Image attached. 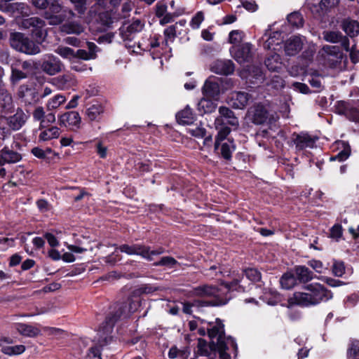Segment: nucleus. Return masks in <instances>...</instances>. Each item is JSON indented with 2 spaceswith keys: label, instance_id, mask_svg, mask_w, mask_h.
Masks as SVG:
<instances>
[{
  "label": "nucleus",
  "instance_id": "f257e3e1",
  "mask_svg": "<svg viewBox=\"0 0 359 359\" xmlns=\"http://www.w3.org/2000/svg\"><path fill=\"white\" fill-rule=\"evenodd\" d=\"M224 325L219 319H217L215 325L208 328V334L210 338L217 339L216 346L220 359H230V356L226 353V351L230 347L236 351L237 344L232 337H224Z\"/></svg>",
  "mask_w": 359,
  "mask_h": 359
},
{
  "label": "nucleus",
  "instance_id": "f03ea898",
  "mask_svg": "<svg viewBox=\"0 0 359 359\" xmlns=\"http://www.w3.org/2000/svg\"><path fill=\"white\" fill-rule=\"evenodd\" d=\"M332 297L331 293H294L288 299L289 306H308L326 302Z\"/></svg>",
  "mask_w": 359,
  "mask_h": 359
},
{
  "label": "nucleus",
  "instance_id": "7ed1b4c3",
  "mask_svg": "<svg viewBox=\"0 0 359 359\" xmlns=\"http://www.w3.org/2000/svg\"><path fill=\"white\" fill-rule=\"evenodd\" d=\"M18 24L21 29H29L32 37L36 41H43L46 35V22L41 18L39 17L24 18L18 20Z\"/></svg>",
  "mask_w": 359,
  "mask_h": 359
},
{
  "label": "nucleus",
  "instance_id": "20e7f679",
  "mask_svg": "<svg viewBox=\"0 0 359 359\" xmlns=\"http://www.w3.org/2000/svg\"><path fill=\"white\" fill-rule=\"evenodd\" d=\"M320 53L324 60L325 65L333 69H342L344 58L343 53L339 46L326 45L323 47Z\"/></svg>",
  "mask_w": 359,
  "mask_h": 359
},
{
  "label": "nucleus",
  "instance_id": "39448f33",
  "mask_svg": "<svg viewBox=\"0 0 359 359\" xmlns=\"http://www.w3.org/2000/svg\"><path fill=\"white\" fill-rule=\"evenodd\" d=\"M119 250L121 252L130 255H140L149 261L153 260V256L159 255L164 252V249L163 248H158L156 250H150L149 248L141 245H122L119 247Z\"/></svg>",
  "mask_w": 359,
  "mask_h": 359
},
{
  "label": "nucleus",
  "instance_id": "423d86ee",
  "mask_svg": "<svg viewBox=\"0 0 359 359\" xmlns=\"http://www.w3.org/2000/svg\"><path fill=\"white\" fill-rule=\"evenodd\" d=\"M250 114L252 123L257 125L271 124L278 118L276 115L270 114L266 107L261 104L254 106Z\"/></svg>",
  "mask_w": 359,
  "mask_h": 359
},
{
  "label": "nucleus",
  "instance_id": "0eeeda50",
  "mask_svg": "<svg viewBox=\"0 0 359 359\" xmlns=\"http://www.w3.org/2000/svg\"><path fill=\"white\" fill-rule=\"evenodd\" d=\"M63 64L56 56L48 54L44 55L41 63L42 70L48 75L53 76L62 71Z\"/></svg>",
  "mask_w": 359,
  "mask_h": 359
},
{
  "label": "nucleus",
  "instance_id": "6e6552de",
  "mask_svg": "<svg viewBox=\"0 0 359 359\" xmlns=\"http://www.w3.org/2000/svg\"><path fill=\"white\" fill-rule=\"evenodd\" d=\"M252 100V96L245 91H233L229 96L228 103L234 109H244L250 102Z\"/></svg>",
  "mask_w": 359,
  "mask_h": 359
},
{
  "label": "nucleus",
  "instance_id": "1a4fd4ad",
  "mask_svg": "<svg viewBox=\"0 0 359 359\" xmlns=\"http://www.w3.org/2000/svg\"><path fill=\"white\" fill-rule=\"evenodd\" d=\"M81 118L79 112L71 111L58 116V123L61 126L69 127L71 130L79 129L81 126Z\"/></svg>",
  "mask_w": 359,
  "mask_h": 359
},
{
  "label": "nucleus",
  "instance_id": "9d476101",
  "mask_svg": "<svg viewBox=\"0 0 359 359\" xmlns=\"http://www.w3.org/2000/svg\"><path fill=\"white\" fill-rule=\"evenodd\" d=\"M29 117L28 112H25L21 108L18 107L13 115L6 118V123L12 130H19L25 125Z\"/></svg>",
  "mask_w": 359,
  "mask_h": 359
},
{
  "label": "nucleus",
  "instance_id": "9b49d317",
  "mask_svg": "<svg viewBox=\"0 0 359 359\" xmlns=\"http://www.w3.org/2000/svg\"><path fill=\"white\" fill-rule=\"evenodd\" d=\"M32 116L34 121H40L39 128H46L50 124L53 123L56 120L53 112H49L46 114L45 110L41 106H38L34 109Z\"/></svg>",
  "mask_w": 359,
  "mask_h": 359
},
{
  "label": "nucleus",
  "instance_id": "f8f14e48",
  "mask_svg": "<svg viewBox=\"0 0 359 359\" xmlns=\"http://www.w3.org/2000/svg\"><path fill=\"white\" fill-rule=\"evenodd\" d=\"M144 24L139 20H135L129 25H124L120 29V35L123 41H132L136 33L140 32Z\"/></svg>",
  "mask_w": 359,
  "mask_h": 359
},
{
  "label": "nucleus",
  "instance_id": "ddd939ff",
  "mask_svg": "<svg viewBox=\"0 0 359 359\" xmlns=\"http://www.w3.org/2000/svg\"><path fill=\"white\" fill-rule=\"evenodd\" d=\"M203 93L209 98L218 97L220 93V79L216 76L209 77L203 87Z\"/></svg>",
  "mask_w": 359,
  "mask_h": 359
},
{
  "label": "nucleus",
  "instance_id": "4468645a",
  "mask_svg": "<svg viewBox=\"0 0 359 359\" xmlns=\"http://www.w3.org/2000/svg\"><path fill=\"white\" fill-rule=\"evenodd\" d=\"M292 140L295 144L296 149L298 151L306 148H313L316 142L314 138L306 133H294L292 134Z\"/></svg>",
  "mask_w": 359,
  "mask_h": 359
},
{
  "label": "nucleus",
  "instance_id": "2eb2a0df",
  "mask_svg": "<svg viewBox=\"0 0 359 359\" xmlns=\"http://www.w3.org/2000/svg\"><path fill=\"white\" fill-rule=\"evenodd\" d=\"M39 326H34L29 324L16 323L13 324V327L17 332L23 337L34 338L41 334V330Z\"/></svg>",
  "mask_w": 359,
  "mask_h": 359
},
{
  "label": "nucleus",
  "instance_id": "dca6fc26",
  "mask_svg": "<svg viewBox=\"0 0 359 359\" xmlns=\"http://www.w3.org/2000/svg\"><path fill=\"white\" fill-rule=\"evenodd\" d=\"M18 96L26 104H34L39 101L38 93L35 88H29L26 85H22L18 90Z\"/></svg>",
  "mask_w": 359,
  "mask_h": 359
},
{
  "label": "nucleus",
  "instance_id": "f3484780",
  "mask_svg": "<svg viewBox=\"0 0 359 359\" xmlns=\"http://www.w3.org/2000/svg\"><path fill=\"white\" fill-rule=\"evenodd\" d=\"M212 72L222 75H229L233 72L234 65L231 60H217L211 66Z\"/></svg>",
  "mask_w": 359,
  "mask_h": 359
},
{
  "label": "nucleus",
  "instance_id": "a211bd4d",
  "mask_svg": "<svg viewBox=\"0 0 359 359\" xmlns=\"http://www.w3.org/2000/svg\"><path fill=\"white\" fill-rule=\"evenodd\" d=\"M212 346L216 347V344L212 342V344L209 346L207 343L202 339L198 340L196 358L198 359L200 356L207 357V359H214L216 357V351L213 350Z\"/></svg>",
  "mask_w": 359,
  "mask_h": 359
},
{
  "label": "nucleus",
  "instance_id": "6ab92c4d",
  "mask_svg": "<svg viewBox=\"0 0 359 359\" xmlns=\"http://www.w3.org/2000/svg\"><path fill=\"white\" fill-rule=\"evenodd\" d=\"M302 41L298 36H292L288 39L284 45L285 54L293 56L297 54L302 48Z\"/></svg>",
  "mask_w": 359,
  "mask_h": 359
},
{
  "label": "nucleus",
  "instance_id": "aec40b11",
  "mask_svg": "<svg viewBox=\"0 0 359 359\" xmlns=\"http://www.w3.org/2000/svg\"><path fill=\"white\" fill-rule=\"evenodd\" d=\"M325 41L331 43H341V46L346 50H349V40L339 32H327L324 33Z\"/></svg>",
  "mask_w": 359,
  "mask_h": 359
},
{
  "label": "nucleus",
  "instance_id": "412c9836",
  "mask_svg": "<svg viewBox=\"0 0 359 359\" xmlns=\"http://www.w3.org/2000/svg\"><path fill=\"white\" fill-rule=\"evenodd\" d=\"M39 141L47 142L53 139H57L60 135V129L57 126H46L43 128H39Z\"/></svg>",
  "mask_w": 359,
  "mask_h": 359
},
{
  "label": "nucleus",
  "instance_id": "4be33fe9",
  "mask_svg": "<svg viewBox=\"0 0 359 359\" xmlns=\"http://www.w3.org/2000/svg\"><path fill=\"white\" fill-rule=\"evenodd\" d=\"M53 83L60 90H66L76 84L74 76L70 74L60 76L53 79Z\"/></svg>",
  "mask_w": 359,
  "mask_h": 359
},
{
  "label": "nucleus",
  "instance_id": "5701e85b",
  "mask_svg": "<svg viewBox=\"0 0 359 359\" xmlns=\"http://www.w3.org/2000/svg\"><path fill=\"white\" fill-rule=\"evenodd\" d=\"M0 108L2 113L11 112L13 109V98L11 95L4 88H0Z\"/></svg>",
  "mask_w": 359,
  "mask_h": 359
},
{
  "label": "nucleus",
  "instance_id": "b1692460",
  "mask_svg": "<svg viewBox=\"0 0 359 359\" xmlns=\"http://www.w3.org/2000/svg\"><path fill=\"white\" fill-rule=\"evenodd\" d=\"M104 107L100 103L92 104L86 111V116L89 121L99 122L102 118Z\"/></svg>",
  "mask_w": 359,
  "mask_h": 359
},
{
  "label": "nucleus",
  "instance_id": "393cba45",
  "mask_svg": "<svg viewBox=\"0 0 359 359\" xmlns=\"http://www.w3.org/2000/svg\"><path fill=\"white\" fill-rule=\"evenodd\" d=\"M4 164L16 163L22 159L21 154L17 151L10 149L8 147H4L0 150Z\"/></svg>",
  "mask_w": 359,
  "mask_h": 359
},
{
  "label": "nucleus",
  "instance_id": "a878e982",
  "mask_svg": "<svg viewBox=\"0 0 359 359\" xmlns=\"http://www.w3.org/2000/svg\"><path fill=\"white\" fill-rule=\"evenodd\" d=\"M235 59L240 63L248 62L252 57V46L250 43L242 44L235 53Z\"/></svg>",
  "mask_w": 359,
  "mask_h": 359
},
{
  "label": "nucleus",
  "instance_id": "bb28decb",
  "mask_svg": "<svg viewBox=\"0 0 359 359\" xmlns=\"http://www.w3.org/2000/svg\"><path fill=\"white\" fill-rule=\"evenodd\" d=\"M177 122L182 125H191L196 118L191 109L187 106L184 109L179 111L176 115Z\"/></svg>",
  "mask_w": 359,
  "mask_h": 359
},
{
  "label": "nucleus",
  "instance_id": "cd10ccee",
  "mask_svg": "<svg viewBox=\"0 0 359 359\" xmlns=\"http://www.w3.org/2000/svg\"><path fill=\"white\" fill-rule=\"evenodd\" d=\"M248 72L245 79L250 83L258 84L264 81V74L260 67L253 66L250 67Z\"/></svg>",
  "mask_w": 359,
  "mask_h": 359
},
{
  "label": "nucleus",
  "instance_id": "c85d7f7f",
  "mask_svg": "<svg viewBox=\"0 0 359 359\" xmlns=\"http://www.w3.org/2000/svg\"><path fill=\"white\" fill-rule=\"evenodd\" d=\"M236 146L233 141L228 140L222 144L219 142V149H215L217 153L221 155L226 161H229L231 158V154L234 151Z\"/></svg>",
  "mask_w": 359,
  "mask_h": 359
},
{
  "label": "nucleus",
  "instance_id": "c756f323",
  "mask_svg": "<svg viewBox=\"0 0 359 359\" xmlns=\"http://www.w3.org/2000/svg\"><path fill=\"white\" fill-rule=\"evenodd\" d=\"M266 67L272 72H278L283 67V62L279 54L271 53L265 60Z\"/></svg>",
  "mask_w": 359,
  "mask_h": 359
},
{
  "label": "nucleus",
  "instance_id": "7c9ffc66",
  "mask_svg": "<svg viewBox=\"0 0 359 359\" xmlns=\"http://www.w3.org/2000/svg\"><path fill=\"white\" fill-rule=\"evenodd\" d=\"M67 101V97L62 94L58 93L49 98L46 104V108L48 111L52 112L60 108Z\"/></svg>",
  "mask_w": 359,
  "mask_h": 359
},
{
  "label": "nucleus",
  "instance_id": "2f4dec72",
  "mask_svg": "<svg viewBox=\"0 0 359 359\" xmlns=\"http://www.w3.org/2000/svg\"><path fill=\"white\" fill-rule=\"evenodd\" d=\"M60 29L62 32L67 34L79 35L84 31V27L76 22H66L60 26Z\"/></svg>",
  "mask_w": 359,
  "mask_h": 359
},
{
  "label": "nucleus",
  "instance_id": "473e14b6",
  "mask_svg": "<svg viewBox=\"0 0 359 359\" xmlns=\"http://www.w3.org/2000/svg\"><path fill=\"white\" fill-rule=\"evenodd\" d=\"M294 271L300 282L307 283L313 278V272L305 266H296Z\"/></svg>",
  "mask_w": 359,
  "mask_h": 359
},
{
  "label": "nucleus",
  "instance_id": "72a5a7b5",
  "mask_svg": "<svg viewBox=\"0 0 359 359\" xmlns=\"http://www.w3.org/2000/svg\"><path fill=\"white\" fill-rule=\"evenodd\" d=\"M217 104L209 97L202 98L198 103V110L203 114L214 111Z\"/></svg>",
  "mask_w": 359,
  "mask_h": 359
},
{
  "label": "nucleus",
  "instance_id": "f704fd0d",
  "mask_svg": "<svg viewBox=\"0 0 359 359\" xmlns=\"http://www.w3.org/2000/svg\"><path fill=\"white\" fill-rule=\"evenodd\" d=\"M25 42L26 43L24 44V46H21L20 47L18 46L20 48V52L29 55H35L40 53V46L38 44H36L28 37L26 38Z\"/></svg>",
  "mask_w": 359,
  "mask_h": 359
},
{
  "label": "nucleus",
  "instance_id": "c9c22d12",
  "mask_svg": "<svg viewBox=\"0 0 359 359\" xmlns=\"http://www.w3.org/2000/svg\"><path fill=\"white\" fill-rule=\"evenodd\" d=\"M185 20H181L176 22L175 25H170L164 30V35L165 41L172 42L177 35V28L178 25L180 27H184L186 25Z\"/></svg>",
  "mask_w": 359,
  "mask_h": 359
},
{
  "label": "nucleus",
  "instance_id": "e433bc0d",
  "mask_svg": "<svg viewBox=\"0 0 359 359\" xmlns=\"http://www.w3.org/2000/svg\"><path fill=\"white\" fill-rule=\"evenodd\" d=\"M27 36H25L24 34L21 32H12L10 34V43L11 46L18 51H20V48L21 46H24L26 43L25 39Z\"/></svg>",
  "mask_w": 359,
  "mask_h": 359
},
{
  "label": "nucleus",
  "instance_id": "4c0bfd02",
  "mask_svg": "<svg viewBox=\"0 0 359 359\" xmlns=\"http://www.w3.org/2000/svg\"><path fill=\"white\" fill-rule=\"evenodd\" d=\"M219 113L222 118H225L227 123L233 126L238 125V118L234 116V113L226 107H220L219 108Z\"/></svg>",
  "mask_w": 359,
  "mask_h": 359
},
{
  "label": "nucleus",
  "instance_id": "58836bf2",
  "mask_svg": "<svg viewBox=\"0 0 359 359\" xmlns=\"http://www.w3.org/2000/svg\"><path fill=\"white\" fill-rule=\"evenodd\" d=\"M283 40L282 32L276 31L270 34L269 38L265 42V47L271 49L276 50L275 46H278L281 43Z\"/></svg>",
  "mask_w": 359,
  "mask_h": 359
},
{
  "label": "nucleus",
  "instance_id": "ea45409f",
  "mask_svg": "<svg viewBox=\"0 0 359 359\" xmlns=\"http://www.w3.org/2000/svg\"><path fill=\"white\" fill-rule=\"evenodd\" d=\"M296 283L297 279L294 274L291 273H284L280 280L281 287L283 290L292 289L296 285Z\"/></svg>",
  "mask_w": 359,
  "mask_h": 359
},
{
  "label": "nucleus",
  "instance_id": "a19ab883",
  "mask_svg": "<svg viewBox=\"0 0 359 359\" xmlns=\"http://www.w3.org/2000/svg\"><path fill=\"white\" fill-rule=\"evenodd\" d=\"M343 29L350 36H355L359 33V23L355 20H345Z\"/></svg>",
  "mask_w": 359,
  "mask_h": 359
},
{
  "label": "nucleus",
  "instance_id": "79ce46f5",
  "mask_svg": "<svg viewBox=\"0 0 359 359\" xmlns=\"http://www.w3.org/2000/svg\"><path fill=\"white\" fill-rule=\"evenodd\" d=\"M11 10L22 16H28L30 13L29 8L27 4L22 2H16L10 5Z\"/></svg>",
  "mask_w": 359,
  "mask_h": 359
},
{
  "label": "nucleus",
  "instance_id": "37998d69",
  "mask_svg": "<svg viewBox=\"0 0 359 359\" xmlns=\"http://www.w3.org/2000/svg\"><path fill=\"white\" fill-rule=\"evenodd\" d=\"M55 52L64 59L70 60L74 58V50L69 47L60 46Z\"/></svg>",
  "mask_w": 359,
  "mask_h": 359
},
{
  "label": "nucleus",
  "instance_id": "c03bdc74",
  "mask_svg": "<svg viewBox=\"0 0 359 359\" xmlns=\"http://www.w3.org/2000/svg\"><path fill=\"white\" fill-rule=\"evenodd\" d=\"M325 4V0H321L318 4H309V8L315 16H320L326 8Z\"/></svg>",
  "mask_w": 359,
  "mask_h": 359
},
{
  "label": "nucleus",
  "instance_id": "a18cd8bd",
  "mask_svg": "<svg viewBox=\"0 0 359 359\" xmlns=\"http://www.w3.org/2000/svg\"><path fill=\"white\" fill-rule=\"evenodd\" d=\"M19 67L17 64L12 65L11 66V81L14 83L18 82L22 79L27 77V73H25L23 70L18 69Z\"/></svg>",
  "mask_w": 359,
  "mask_h": 359
},
{
  "label": "nucleus",
  "instance_id": "49530a36",
  "mask_svg": "<svg viewBox=\"0 0 359 359\" xmlns=\"http://www.w3.org/2000/svg\"><path fill=\"white\" fill-rule=\"evenodd\" d=\"M348 359H359V341L352 340L347 353Z\"/></svg>",
  "mask_w": 359,
  "mask_h": 359
},
{
  "label": "nucleus",
  "instance_id": "de8ad7c7",
  "mask_svg": "<svg viewBox=\"0 0 359 359\" xmlns=\"http://www.w3.org/2000/svg\"><path fill=\"white\" fill-rule=\"evenodd\" d=\"M288 22L294 27H300L304 24V20L302 15L298 12L290 13L287 16Z\"/></svg>",
  "mask_w": 359,
  "mask_h": 359
},
{
  "label": "nucleus",
  "instance_id": "09e8293b",
  "mask_svg": "<svg viewBox=\"0 0 359 359\" xmlns=\"http://www.w3.org/2000/svg\"><path fill=\"white\" fill-rule=\"evenodd\" d=\"M25 351V346L24 345H15L13 346H6L3 347L2 351L4 353L9 355H19Z\"/></svg>",
  "mask_w": 359,
  "mask_h": 359
},
{
  "label": "nucleus",
  "instance_id": "8fccbe9b",
  "mask_svg": "<svg viewBox=\"0 0 359 359\" xmlns=\"http://www.w3.org/2000/svg\"><path fill=\"white\" fill-rule=\"evenodd\" d=\"M44 18L48 20L50 25H57L61 24L64 20L65 16L62 15L51 14L50 12L44 13Z\"/></svg>",
  "mask_w": 359,
  "mask_h": 359
},
{
  "label": "nucleus",
  "instance_id": "3c124183",
  "mask_svg": "<svg viewBox=\"0 0 359 359\" xmlns=\"http://www.w3.org/2000/svg\"><path fill=\"white\" fill-rule=\"evenodd\" d=\"M218 130V134L216 137L215 143V149H219V142L223 141L230 133L231 131L230 128L227 126L221 127Z\"/></svg>",
  "mask_w": 359,
  "mask_h": 359
},
{
  "label": "nucleus",
  "instance_id": "603ef678",
  "mask_svg": "<svg viewBox=\"0 0 359 359\" xmlns=\"http://www.w3.org/2000/svg\"><path fill=\"white\" fill-rule=\"evenodd\" d=\"M332 273L335 276L341 277L345 272L344 263L341 261L334 260L332 265Z\"/></svg>",
  "mask_w": 359,
  "mask_h": 359
},
{
  "label": "nucleus",
  "instance_id": "864d4df0",
  "mask_svg": "<svg viewBox=\"0 0 359 359\" xmlns=\"http://www.w3.org/2000/svg\"><path fill=\"white\" fill-rule=\"evenodd\" d=\"M244 273L247 278L252 282H257L261 279V273L256 269H247L244 271Z\"/></svg>",
  "mask_w": 359,
  "mask_h": 359
},
{
  "label": "nucleus",
  "instance_id": "5fc2aeb1",
  "mask_svg": "<svg viewBox=\"0 0 359 359\" xmlns=\"http://www.w3.org/2000/svg\"><path fill=\"white\" fill-rule=\"evenodd\" d=\"M350 102L340 101L338 102L337 106V111L340 114H344L348 118V114H350Z\"/></svg>",
  "mask_w": 359,
  "mask_h": 359
},
{
  "label": "nucleus",
  "instance_id": "6e6d98bb",
  "mask_svg": "<svg viewBox=\"0 0 359 359\" xmlns=\"http://www.w3.org/2000/svg\"><path fill=\"white\" fill-rule=\"evenodd\" d=\"M42 330L45 333H46L49 336H53L55 338H59L62 334L65 333V331L60 328L53 327H42Z\"/></svg>",
  "mask_w": 359,
  "mask_h": 359
},
{
  "label": "nucleus",
  "instance_id": "4d7b16f0",
  "mask_svg": "<svg viewBox=\"0 0 359 359\" xmlns=\"http://www.w3.org/2000/svg\"><path fill=\"white\" fill-rule=\"evenodd\" d=\"M122 314V311H119L118 313L115 314L111 317H108L106 320L107 325L104 327V332L109 333L111 332L112 327L114 326V323L121 317Z\"/></svg>",
  "mask_w": 359,
  "mask_h": 359
},
{
  "label": "nucleus",
  "instance_id": "13d9d810",
  "mask_svg": "<svg viewBox=\"0 0 359 359\" xmlns=\"http://www.w3.org/2000/svg\"><path fill=\"white\" fill-rule=\"evenodd\" d=\"M204 20V14L202 11H198L196 14L192 18L190 22V26L192 29H198L200 27L201 24Z\"/></svg>",
  "mask_w": 359,
  "mask_h": 359
},
{
  "label": "nucleus",
  "instance_id": "bf43d9fd",
  "mask_svg": "<svg viewBox=\"0 0 359 359\" xmlns=\"http://www.w3.org/2000/svg\"><path fill=\"white\" fill-rule=\"evenodd\" d=\"M177 264V260H175L172 257H163L158 262H155L154 264V266H168L172 267Z\"/></svg>",
  "mask_w": 359,
  "mask_h": 359
},
{
  "label": "nucleus",
  "instance_id": "052dcab7",
  "mask_svg": "<svg viewBox=\"0 0 359 359\" xmlns=\"http://www.w3.org/2000/svg\"><path fill=\"white\" fill-rule=\"evenodd\" d=\"M74 5L75 10L81 15L86 13L87 9L86 0H69Z\"/></svg>",
  "mask_w": 359,
  "mask_h": 359
},
{
  "label": "nucleus",
  "instance_id": "680f3d73",
  "mask_svg": "<svg viewBox=\"0 0 359 359\" xmlns=\"http://www.w3.org/2000/svg\"><path fill=\"white\" fill-rule=\"evenodd\" d=\"M350 108L351 109L350 110V114H348V118L353 121H359V109L358 104L351 102Z\"/></svg>",
  "mask_w": 359,
  "mask_h": 359
},
{
  "label": "nucleus",
  "instance_id": "e2e57ef3",
  "mask_svg": "<svg viewBox=\"0 0 359 359\" xmlns=\"http://www.w3.org/2000/svg\"><path fill=\"white\" fill-rule=\"evenodd\" d=\"M87 359H102L100 346H95L91 347L88 351Z\"/></svg>",
  "mask_w": 359,
  "mask_h": 359
},
{
  "label": "nucleus",
  "instance_id": "0e129e2a",
  "mask_svg": "<svg viewBox=\"0 0 359 359\" xmlns=\"http://www.w3.org/2000/svg\"><path fill=\"white\" fill-rule=\"evenodd\" d=\"M243 33L238 30H233L229 33V41L231 43L237 44L242 40Z\"/></svg>",
  "mask_w": 359,
  "mask_h": 359
},
{
  "label": "nucleus",
  "instance_id": "69168bd1",
  "mask_svg": "<svg viewBox=\"0 0 359 359\" xmlns=\"http://www.w3.org/2000/svg\"><path fill=\"white\" fill-rule=\"evenodd\" d=\"M308 265L311 266L313 270H315L317 273H323V270L325 269L323 262L320 260L311 259L308 262Z\"/></svg>",
  "mask_w": 359,
  "mask_h": 359
},
{
  "label": "nucleus",
  "instance_id": "338daca9",
  "mask_svg": "<svg viewBox=\"0 0 359 359\" xmlns=\"http://www.w3.org/2000/svg\"><path fill=\"white\" fill-rule=\"evenodd\" d=\"M188 133L192 136L202 138L205 136L206 130L203 127L198 126L194 128L188 129Z\"/></svg>",
  "mask_w": 359,
  "mask_h": 359
},
{
  "label": "nucleus",
  "instance_id": "774afa93",
  "mask_svg": "<svg viewBox=\"0 0 359 359\" xmlns=\"http://www.w3.org/2000/svg\"><path fill=\"white\" fill-rule=\"evenodd\" d=\"M167 4H168V3H167V1L165 0L159 1L156 4V15L158 17H161L163 15H165V13H166Z\"/></svg>",
  "mask_w": 359,
  "mask_h": 359
}]
</instances>
